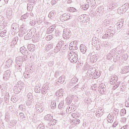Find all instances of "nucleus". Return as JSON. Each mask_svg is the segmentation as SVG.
I'll return each instance as SVG.
<instances>
[{
	"label": "nucleus",
	"mask_w": 129,
	"mask_h": 129,
	"mask_svg": "<svg viewBox=\"0 0 129 129\" xmlns=\"http://www.w3.org/2000/svg\"><path fill=\"white\" fill-rule=\"evenodd\" d=\"M80 48L82 53H83V54L86 53L87 49L85 45H84V44L80 45Z\"/></svg>",
	"instance_id": "7ed1b4c3"
},
{
	"label": "nucleus",
	"mask_w": 129,
	"mask_h": 129,
	"mask_svg": "<svg viewBox=\"0 0 129 129\" xmlns=\"http://www.w3.org/2000/svg\"><path fill=\"white\" fill-rule=\"evenodd\" d=\"M61 79H62V77L59 78V80H61Z\"/></svg>",
	"instance_id": "dca6fc26"
},
{
	"label": "nucleus",
	"mask_w": 129,
	"mask_h": 129,
	"mask_svg": "<svg viewBox=\"0 0 129 129\" xmlns=\"http://www.w3.org/2000/svg\"><path fill=\"white\" fill-rule=\"evenodd\" d=\"M59 82H60V83L64 82V80H63V81L59 80Z\"/></svg>",
	"instance_id": "2eb2a0df"
},
{
	"label": "nucleus",
	"mask_w": 129,
	"mask_h": 129,
	"mask_svg": "<svg viewBox=\"0 0 129 129\" xmlns=\"http://www.w3.org/2000/svg\"><path fill=\"white\" fill-rule=\"evenodd\" d=\"M69 48L71 50L75 51L78 49V42L76 40H74L70 43Z\"/></svg>",
	"instance_id": "f03ea898"
},
{
	"label": "nucleus",
	"mask_w": 129,
	"mask_h": 129,
	"mask_svg": "<svg viewBox=\"0 0 129 129\" xmlns=\"http://www.w3.org/2000/svg\"><path fill=\"white\" fill-rule=\"evenodd\" d=\"M69 11L71 13H74L76 11V9L73 7H71L69 9Z\"/></svg>",
	"instance_id": "6e6552de"
},
{
	"label": "nucleus",
	"mask_w": 129,
	"mask_h": 129,
	"mask_svg": "<svg viewBox=\"0 0 129 129\" xmlns=\"http://www.w3.org/2000/svg\"><path fill=\"white\" fill-rule=\"evenodd\" d=\"M51 108H55L56 107V104H54V103H51Z\"/></svg>",
	"instance_id": "1a4fd4ad"
},
{
	"label": "nucleus",
	"mask_w": 129,
	"mask_h": 129,
	"mask_svg": "<svg viewBox=\"0 0 129 129\" xmlns=\"http://www.w3.org/2000/svg\"><path fill=\"white\" fill-rule=\"evenodd\" d=\"M107 120L110 123H112L113 121V117L112 115H109L107 117Z\"/></svg>",
	"instance_id": "39448f33"
},
{
	"label": "nucleus",
	"mask_w": 129,
	"mask_h": 129,
	"mask_svg": "<svg viewBox=\"0 0 129 129\" xmlns=\"http://www.w3.org/2000/svg\"><path fill=\"white\" fill-rule=\"evenodd\" d=\"M125 106L127 107H129V104H128V102H126L125 103Z\"/></svg>",
	"instance_id": "f8f14e48"
},
{
	"label": "nucleus",
	"mask_w": 129,
	"mask_h": 129,
	"mask_svg": "<svg viewBox=\"0 0 129 129\" xmlns=\"http://www.w3.org/2000/svg\"><path fill=\"white\" fill-rule=\"evenodd\" d=\"M63 37L64 39H69L70 38V33L68 31L64 32Z\"/></svg>",
	"instance_id": "20e7f679"
},
{
	"label": "nucleus",
	"mask_w": 129,
	"mask_h": 129,
	"mask_svg": "<svg viewBox=\"0 0 129 129\" xmlns=\"http://www.w3.org/2000/svg\"><path fill=\"white\" fill-rule=\"evenodd\" d=\"M69 56V59L72 63H75L78 61V55L76 52H72L71 53H70Z\"/></svg>",
	"instance_id": "f257e3e1"
},
{
	"label": "nucleus",
	"mask_w": 129,
	"mask_h": 129,
	"mask_svg": "<svg viewBox=\"0 0 129 129\" xmlns=\"http://www.w3.org/2000/svg\"><path fill=\"white\" fill-rule=\"evenodd\" d=\"M67 16L68 17V15H66L63 16V17L64 18V21H67L68 20V17H67Z\"/></svg>",
	"instance_id": "9b49d317"
},
{
	"label": "nucleus",
	"mask_w": 129,
	"mask_h": 129,
	"mask_svg": "<svg viewBox=\"0 0 129 129\" xmlns=\"http://www.w3.org/2000/svg\"><path fill=\"white\" fill-rule=\"evenodd\" d=\"M88 6L85 5H83L82 6V10H84V11H86V10H88Z\"/></svg>",
	"instance_id": "0eeeda50"
},
{
	"label": "nucleus",
	"mask_w": 129,
	"mask_h": 129,
	"mask_svg": "<svg viewBox=\"0 0 129 129\" xmlns=\"http://www.w3.org/2000/svg\"><path fill=\"white\" fill-rule=\"evenodd\" d=\"M54 15V13H50V14H49V17L51 18L52 16Z\"/></svg>",
	"instance_id": "9d476101"
},
{
	"label": "nucleus",
	"mask_w": 129,
	"mask_h": 129,
	"mask_svg": "<svg viewBox=\"0 0 129 129\" xmlns=\"http://www.w3.org/2000/svg\"><path fill=\"white\" fill-rule=\"evenodd\" d=\"M7 62H11V63H10V64H12V60H10V59H9V60H8V61H7Z\"/></svg>",
	"instance_id": "ddd939ff"
},
{
	"label": "nucleus",
	"mask_w": 129,
	"mask_h": 129,
	"mask_svg": "<svg viewBox=\"0 0 129 129\" xmlns=\"http://www.w3.org/2000/svg\"><path fill=\"white\" fill-rule=\"evenodd\" d=\"M117 82L116 78L114 77L111 79V84H114Z\"/></svg>",
	"instance_id": "423d86ee"
},
{
	"label": "nucleus",
	"mask_w": 129,
	"mask_h": 129,
	"mask_svg": "<svg viewBox=\"0 0 129 129\" xmlns=\"http://www.w3.org/2000/svg\"><path fill=\"white\" fill-rule=\"evenodd\" d=\"M120 129H127L126 126H124L122 127H121Z\"/></svg>",
	"instance_id": "4468645a"
}]
</instances>
